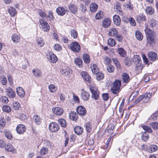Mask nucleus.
Wrapping results in <instances>:
<instances>
[{"mask_svg":"<svg viewBox=\"0 0 158 158\" xmlns=\"http://www.w3.org/2000/svg\"><path fill=\"white\" fill-rule=\"evenodd\" d=\"M90 90L92 94L91 98L95 100H98L99 98V91L96 87L94 85L89 86Z\"/></svg>","mask_w":158,"mask_h":158,"instance_id":"nucleus-1","label":"nucleus"},{"mask_svg":"<svg viewBox=\"0 0 158 158\" xmlns=\"http://www.w3.org/2000/svg\"><path fill=\"white\" fill-rule=\"evenodd\" d=\"M121 84V81L119 80H117L113 83L112 87L111 88V90L113 94H117L120 90Z\"/></svg>","mask_w":158,"mask_h":158,"instance_id":"nucleus-2","label":"nucleus"},{"mask_svg":"<svg viewBox=\"0 0 158 158\" xmlns=\"http://www.w3.org/2000/svg\"><path fill=\"white\" fill-rule=\"evenodd\" d=\"M40 26L44 31L48 32L50 29V26L46 21L42 19H40L39 20Z\"/></svg>","mask_w":158,"mask_h":158,"instance_id":"nucleus-3","label":"nucleus"},{"mask_svg":"<svg viewBox=\"0 0 158 158\" xmlns=\"http://www.w3.org/2000/svg\"><path fill=\"white\" fill-rule=\"evenodd\" d=\"M70 47L71 50L75 52H79L81 49L80 45L77 42H72L70 45Z\"/></svg>","mask_w":158,"mask_h":158,"instance_id":"nucleus-4","label":"nucleus"},{"mask_svg":"<svg viewBox=\"0 0 158 158\" xmlns=\"http://www.w3.org/2000/svg\"><path fill=\"white\" fill-rule=\"evenodd\" d=\"M46 56L49 60L53 63H56L57 61L56 56L52 52H48Z\"/></svg>","mask_w":158,"mask_h":158,"instance_id":"nucleus-5","label":"nucleus"},{"mask_svg":"<svg viewBox=\"0 0 158 158\" xmlns=\"http://www.w3.org/2000/svg\"><path fill=\"white\" fill-rule=\"evenodd\" d=\"M49 130L52 132L57 131L59 129L58 125L55 122L51 123L49 125Z\"/></svg>","mask_w":158,"mask_h":158,"instance_id":"nucleus-6","label":"nucleus"},{"mask_svg":"<svg viewBox=\"0 0 158 158\" xmlns=\"http://www.w3.org/2000/svg\"><path fill=\"white\" fill-rule=\"evenodd\" d=\"M26 129L25 126L24 125L20 124L17 126L16 130L18 133L21 134L25 132Z\"/></svg>","mask_w":158,"mask_h":158,"instance_id":"nucleus-7","label":"nucleus"},{"mask_svg":"<svg viewBox=\"0 0 158 158\" xmlns=\"http://www.w3.org/2000/svg\"><path fill=\"white\" fill-rule=\"evenodd\" d=\"M152 96V93H148L146 92L143 94L142 95L143 96L142 98V102L143 103H146L149 101L150 98Z\"/></svg>","mask_w":158,"mask_h":158,"instance_id":"nucleus-8","label":"nucleus"},{"mask_svg":"<svg viewBox=\"0 0 158 158\" xmlns=\"http://www.w3.org/2000/svg\"><path fill=\"white\" fill-rule=\"evenodd\" d=\"M52 110L54 114L58 115H61L64 112L63 109L60 107H53Z\"/></svg>","mask_w":158,"mask_h":158,"instance_id":"nucleus-9","label":"nucleus"},{"mask_svg":"<svg viewBox=\"0 0 158 158\" xmlns=\"http://www.w3.org/2000/svg\"><path fill=\"white\" fill-rule=\"evenodd\" d=\"M81 75L86 81L90 83L91 81V78L90 76L86 72H82L81 73Z\"/></svg>","mask_w":158,"mask_h":158,"instance_id":"nucleus-10","label":"nucleus"},{"mask_svg":"<svg viewBox=\"0 0 158 158\" xmlns=\"http://www.w3.org/2000/svg\"><path fill=\"white\" fill-rule=\"evenodd\" d=\"M67 11V10L63 7H59L56 9V13L58 15L61 16L64 15Z\"/></svg>","mask_w":158,"mask_h":158,"instance_id":"nucleus-11","label":"nucleus"},{"mask_svg":"<svg viewBox=\"0 0 158 158\" xmlns=\"http://www.w3.org/2000/svg\"><path fill=\"white\" fill-rule=\"evenodd\" d=\"M77 113L81 115H84L86 113V110L85 108L82 106H78L77 108Z\"/></svg>","mask_w":158,"mask_h":158,"instance_id":"nucleus-12","label":"nucleus"},{"mask_svg":"<svg viewBox=\"0 0 158 158\" xmlns=\"http://www.w3.org/2000/svg\"><path fill=\"white\" fill-rule=\"evenodd\" d=\"M148 58L152 61L155 60L157 58V55L156 53L153 52H149L148 53Z\"/></svg>","mask_w":158,"mask_h":158,"instance_id":"nucleus-13","label":"nucleus"},{"mask_svg":"<svg viewBox=\"0 0 158 158\" xmlns=\"http://www.w3.org/2000/svg\"><path fill=\"white\" fill-rule=\"evenodd\" d=\"M61 73L64 75H69L72 73V71L69 68L64 67L60 70Z\"/></svg>","mask_w":158,"mask_h":158,"instance_id":"nucleus-14","label":"nucleus"},{"mask_svg":"<svg viewBox=\"0 0 158 158\" xmlns=\"http://www.w3.org/2000/svg\"><path fill=\"white\" fill-rule=\"evenodd\" d=\"M111 21L110 19L105 18L102 21V26L105 28L108 27L111 24Z\"/></svg>","mask_w":158,"mask_h":158,"instance_id":"nucleus-15","label":"nucleus"},{"mask_svg":"<svg viewBox=\"0 0 158 158\" xmlns=\"http://www.w3.org/2000/svg\"><path fill=\"white\" fill-rule=\"evenodd\" d=\"M68 8L71 13L73 14H75L77 12V8L75 4H70L69 5Z\"/></svg>","mask_w":158,"mask_h":158,"instance_id":"nucleus-16","label":"nucleus"},{"mask_svg":"<svg viewBox=\"0 0 158 158\" xmlns=\"http://www.w3.org/2000/svg\"><path fill=\"white\" fill-rule=\"evenodd\" d=\"M8 96L11 98H14L15 96V94L14 90L11 88H9L6 90Z\"/></svg>","mask_w":158,"mask_h":158,"instance_id":"nucleus-17","label":"nucleus"},{"mask_svg":"<svg viewBox=\"0 0 158 158\" xmlns=\"http://www.w3.org/2000/svg\"><path fill=\"white\" fill-rule=\"evenodd\" d=\"M81 97L83 100L86 101L89 99L90 95L89 92L86 91H83L81 94Z\"/></svg>","mask_w":158,"mask_h":158,"instance_id":"nucleus-18","label":"nucleus"},{"mask_svg":"<svg viewBox=\"0 0 158 158\" xmlns=\"http://www.w3.org/2000/svg\"><path fill=\"white\" fill-rule=\"evenodd\" d=\"M17 94L21 97H23L24 96L25 92L24 89L22 87H19L17 88Z\"/></svg>","mask_w":158,"mask_h":158,"instance_id":"nucleus-19","label":"nucleus"},{"mask_svg":"<svg viewBox=\"0 0 158 158\" xmlns=\"http://www.w3.org/2000/svg\"><path fill=\"white\" fill-rule=\"evenodd\" d=\"M130 78L129 75L126 73H124L122 75V80L123 83H128L130 81Z\"/></svg>","mask_w":158,"mask_h":158,"instance_id":"nucleus-20","label":"nucleus"},{"mask_svg":"<svg viewBox=\"0 0 158 158\" xmlns=\"http://www.w3.org/2000/svg\"><path fill=\"white\" fill-rule=\"evenodd\" d=\"M146 19L145 16L143 14H140L136 17V20L139 23L145 21Z\"/></svg>","mask_w":158,"mask_h":158,"instance_id":"nucleus-21","label":"nucleus"},{"mask_svg":"<svg viewBox=\"0 0 158 158\" xmlns=\"http://www.w3.org/2000/svg\"><path fill=\"white\" fill-rule=\"evenodd\" d=\"M145 31L147 37L155 35V32L148 27H146Z\"/></svg>","mask_w":158,"mask_h":158,"instance_id":"nucleus-22","label":"nucleus"},{"mask_svg":"<svg viewBox=\"0 0 158 158\" xmlns=\"http://www.w3.org/2000/svg\"><path fill=\"white\" fill-rule=\"evenodd\" d=\"M34 122L37 125H40L41 122V118L37 115L35 114L33 117Z\"/></svg>","mask_w":158,"mask_h":158,"instance_id":"nucleus-23","label":"nucleus"},{"mask_svg":"<svg viewBox=\"0 0 158 158\" xmlns=\"http://www.w3.org/2000/svg\"><path fill=\"white\" fill-rule=\"evenodd\" d=\"M83 129L80 126H77L74 128L75 133L77 135H80L83 132Z\"/></svg>","mask_w":158,"mask_h":158,"instance_id":"nucleus-24","label":"nucleus"},{"mask_svg":"<svg viewBox=\"0 0 158 158\" xmlns=\"http://www.w3.org/2000/svg\"><path fill=\"white\" fill-rule=\"evenodd\" d=\"M113 21L114 24L117 26L120 25L121 23V19L119 16L117 15H115L113 17Z\"/></svg>","mask_w":158,"mask_h":158,"instance_id":"nucleus-25","label":"nucleus"},{"mask_svg":"<svg viewBox=\"0 0 158 158\" xmlns=\"http://www.w3.org/2000/svg\"><path fill=\"white\" fill-rule=\"evenodd\" d=\"M78 117L77 114L75 112H72L69 114V118L73 120H76L78 118Z\"/></svg>","mask_w":158,"mask_h":158,"instance_id":"nucleus-26","label":"nucleus"},{"mask_svg":"<svg viewBox=\"0 0 158 158\" xmlns=\"http://www.w3.org/2000/svg\"><path fill=\"white\" fill-rule=\"evenodd\" d=\"M98 6L97 4L95 3H92L90 4V9L92 13L95 12L97 10Z\"/></svg>","mask_w":158,"mask_h":158,"instance_id":"nucleus-27","label":"nucleus"},{"mask_svg":"<svg viewBox=\"0 0 158 158\" xmlns=\"http://www.w3.org/2000/svg\"><path fill=\"white\" fill-rule=\"evenodd\" d=\"M117 34V30L115 28H112L109 30L108 35L110 36H114L116 35Z\"/></svg>","mask_w":158,"mask_h":158,"instance_id":"nucleus-28","label":"nucleus"},{"mask_svg":"<svg viewBox=\"0 0 158 158\" xmlns=\"http://www.w3.org/2000/svg\"><path fill=\"white\" fill-rule=\"evenodd\" d=\"M8 11L11 16L12 17L15 16V15L16 13V11L14 7H12L9 8L8 10Z\"/></svg>","mask_w":158,"mask_h":158,"instance_id":"nucleus-29","label":"nucleus"},{"mask_svg":"<svg viewBox=\"0 0 158 158\" xmlns=\"http://www.w3.org/2000/svg\"><path fill=\"white\" fill-rule=\"evenodd\" d=\"M135 35L137 39L139 40H141L143 39L142 33L139 30L136 31L135 32Z\"/></svg>","mask_w":158,"mask_h":158,"instance_id":"nucleus-30","label":"nucleus"},{"mask_svg":"<svg viewBox=\"0 0 158 158\" xmlns=\"http://www.w3.org/2000/svg\"><path fill=\"white\" fill-rule=\"evenodd\" d=\"M145 11L147 14L149 15H152L154 12L153 8L151 6L147 7L145 9Z\"/></svg>","mask_w":158,"mask_h":158,"instance_id":"nucleus-31","label":"nucleus"},{"mask_svg":"<svg viewBox=\"0 0 158 158\" xmlns=\"http://www.w3.org/2000/svg\"><path fill=\"white\" fill-rule=\"evenodd\" d=\"M149 138L148 134L145 132L143 133L141 135V139L142 140L144 141H146L148 140Z\"/></svg>","mask_w":158,"mask_h":158,"instance_id":"nucleus-32","label":"nucleus"},{"mask_svg":"<svg viewBox=\"0 0 158 158\" xmlns=\"http://www.w3.org/2000/svg\"><path fill=\"white\" fill-rule=\"evenodd\" d=\"M115 7L117 13L120 15H123V13L122 11V10L119 4L117 3L115 5Z\"/></svg>","mask_w":158,"mask_h":158,"instance_id":"nucleus-33","label":"nucleus"},{"mask_svg":"<svg viewBox=\"0 0 158 158\" xmlns=\"http://www.w3.org/2000/svg\"><path fill=\"white\" fill-rule=\"evenodd\" d=\"M12 39L14 43H17L19 41L20 38L18 35L15 34L12 36Z\"/></svg>","mask_w":158,"mask_h":158,"instance_id":"nucleus-34","label":"nucleus"},{"mask_svg":"<svg viewBox=\"0 0 158 158\" xmlns=\"http://www.w3.org/2000/svg\"><path fill=\"white\" fill-rule=\"evenodd\" d=\"M92 71L93 73H97L99 71V69L97 66L95 64H93L91 66Z\"/></svg>","mask_w":158,"mask_h":158,"instance_id":"nucleus-35","label":"nucleus"},{"mask_svg":"<svg viewBox=\"0 0 158 158\" xmlns=\"http://www.w3.org/2000/svg\"><path fill=\"white\" fill-rule=\"evenodd\" d=\"M135 65L137 70H141L143 69V66L141 65V59L139 60V61H137L134 63Z\"/></svg>","mask_w":158,"mask_h":158,"instance_id":"nucleus-36","label":"nucleus"},{"mask_svg":"<svg viewBox=\"0 0 158 158\" xmlns=\"http://www.w3.org/2000/svg\"><path fill=\"white\" fill-rule=\"evenodd\" d=\"M119 54L122 57H124L126 55V51L122 48H119L118 49Z\"/></svg>","mask_w":158,"mask_h":158,"instance_id":"nucleus-37","label":"nucleus"},{"mask_svg":"<svg viewBox=\"0 0 158 158\" xmlns=\"http://www.w3.org/2000/svg\"><path fill=\"white\" fill-rule=\"evenodd\" d=\"M157 146L156 145H150L148 148V152H155L157 149Z\"/></svg>","mask_w":158,"mask_h":158,"instance_id":"nucleus-38","label":"nucleus"},{"mask_svg":"<svg viewBox=\"0 0 158 158\" xmlns=\"http://www.w3.org/2000/svg\"><path fill=\"white\" fill-rule=\"evenodd\" d=\"M149 24L152 27H156L157 24V22L155 19H151L149 21Z\"/></svg>","mask_w":158,"mask_h":158,"instance_id":"nucleus-39","label":"nucleus"},{"mask_svg":"<svg viewBox=\"0 0 158 158\" xmlns=\"http://www.w3.org/2000/svg\"><path fill=\"white\" fill-rule=\"evenodd\" d=\"M36 41L38 45L40 47H42L44 45V40L42 38H38Z\"/></svg>","mask_w":158,"mask_h":158,"instance_id":"nucleus-40","label":"nucleus"},{"mask_svg":"<svg viewBox=\"0 0 158 158\" xmlns=\"http://www.w3.org/2000/svg\"><path fill=\"white\" fill-rule=\"evenodd\" d=\"M74 62L76 65H78L79 67L81 68L82 67V61L81 59L76 58L74 60Z\"/></svg>","mask_w":158,"mask_h":158,"instance_id":"nucleus-41","label":"nucleus"},{"mask_svg":"<svg viewBox=\"0 0 158 158\" xmlns=\"http://www.w3.org/2000/svg\"><path fill=\"white\" fill-rule=\"evenodd\" d=\"M48 88L50 91L52 93L56 92L57 90V88L53 84L49 85L48 86Z\"/></svg>","mask_w":158,"mask_h":158,"instance_id":"nucleus-42","label":"nucleus"},{"mask_svg":"<svg viewBox=\"0 0 158 158\" xmlns=\"http://www.w3.org/2000/svg\"><path fill=\"white\" fill-rule=\"evenodd\" d=\"M83 58L84 62L86 63H88L90 60L89 56L87 54H84Z\"/></svg>","mask_w":158,"mask_h":158,"instance_id":"nucleus-43","label":"nucleus"},{"mask_svg":"<svg viewBox=\"0 0 158 158\" xmlns=\"http://www.w3.org/2000/svg\"><path fill=\"white\" fill-rule=\"evenodd\" d=\"M20 104L19 103L16 101H14L12 105V108L15 110H18L19 109Z\"/></svg>","mask_w":158,"mask_h":158,"instance_id":"nucleus-44","label":"nucleus"},{"mask_svg":"<svg viewBox=\"0 0 158 158\" xmlns=\"http://www.w3.org/2000/svg\"><path fill=\"white\" fill-rule=\"evenodd\" d=\"M5 147V149L9 152H12L14 150L13 146L10 143H8Z\"/></svg>","mask_w":158,"mask_h":158,"instance_id":"nucleus-45","label":"nucleus"},{"mask_svg":"<svg viewBox=\"0 0 158 158\" xmlns=\"http://www.w3.org/2000/svg\"><path fill=\"white\" fill-rule=\"evenodd\" d=\"M4 133L5 136L8 139H10L12 137V135L10 132L8 130H5Z\"/></svg>","mask_w":158,"mask_h":158,"instance_id":"nucleus-46","label":"nucleus"},{"mask_svg":"<svg viewBox=\"0 0 158 158\" xmlns=\"http://www.w3.org/2000/svg\"><path fill=\"white\" fill-rule=\"evenodd\" d=\"M95 74L96 75V79L98 81H100L104 78V74L102 73L98 72L97 73Z\"/></svg>","mask_w":158,"mask_h":158,"instance_id":"nucleus-47","label":"nucleus"},{"mask_svg":"<svg viewBox=\"0 0 158 158\" xmlns=\"http://www.w3.org/2000/svg\"><path fill=\"white\" fill-rule=\"evenodd\" d=\"M32 72L34 76L36 77H40L41 75V70L38 69H34Z\"/></svg>","mask_w":158,"mask_h":158,"instance_id":"nucleus-48","label":"nucleus"},{"mask_svg":"<svg viewBox=\"0 0 158 158\" xmlns=\"http://www.w3.org/2000/svg\"><path fill=\"white\" fill-rule=\"evenodd\" d=\"M108 44L111 47L114 46L116 44L115 40L112 38H110L108 40Z\"/></svg>","mask_w":158,"mask_h":158,"instance_id":"nucleus-49","label":"nucleus"},{"mask_svg":"<svg viewBox=\"0 0 158 158\" xmlns=\"http://www.w3.org/2000/svg\"><path fill=\"white\" fill-rule=\"evenodd\" d=\"M58 123L62 127H65L66 125L65 120L62 118L58 120Z\"/></svg>","mask_w":158,"mask_h":158,"instance_id":"nucleus-50","label":"nucleus"},{"mask_svg":"<svg viewBox=\"0 0 158 158\" xmlns=\"http://www.w3.org/2000/svg\"><path fill=\"white\" fill-rule=\"evenodd\" d=\"M155 35L147 37L148 42L150 44L154 43L155 41Z\"/></svg>","mask_w":158,"mask_h":158,"instance_id":"nucleus-51","label":"nucleus"},{"mask_svg":"<svg viewBox=\"0 0 158 158\" xmlns=\"http://www.w3.org/2000/svg\"><path fill=\"white\" fill-rule=\"evenodd\" d=\"M106 69L109 73H112L114 71V67L112 65H109L107 66Z\"/></svg>","mask_w":158,"mask_h":158,"instance_id":"nucleus-52","label":"nucleus"},{"mask_svg":"<svg viewBox=\"0 0 158 158\" xmlns=\"http://www.w3.org/2000/svg\"><path fill=\"white\" fill-rule=\"evenodd\" d=\"M48 152V149L47 148H43L40 150V153L41 155H44Z\"/></svg>","mask_w":158,"mask_h":158,"instance_id":"nucleus-53","label":"nucleus"},{"mask_svg":"<svg viewBox=\"0 0 158 158\" xmlns=\"http://www.w3.org/2000/svg\"><path fill=\"white\" fill-rule=\"evenodd\" d=\"M2 110L8 113L11 111L10 107L9 106L6 105L3 106Z\"/></svg>","mask_w":158,"mask_h":158,"instance_id":"nucleus-54","label":"nucleus"},{"mask_svg":"<svg viewBox=\"0 0 158 158\" xmlns=\"http://www.w3.org/2000/svg\"><path fill=\"white\" fill-rule=\"evenodd\" d=\"M141 59L140 56L138 55H134L132 58V60L133 63L136 62L137 61H139V60Z\"/></svg>","mask_w":158,"mask_h":158,"instance_id":"nucleus-55","label":"nucleus"},{"mask_svg":"<svg viewBox=\"0 0 158 158\" xmlns=\"http://www.w3.org/2000/svg\"><path fill=\"white\" fill-rule=\"evenodd\" d=\"M103 16V14L102 12L100 11L96 14L95 18L97 19H100L102 18Z\"/></svg>","mask_w":158,"mask_h":158,"instance_id":"nucleus-56","label":"nucleus"},{"mask_svg":"<svg viewBox=\"0 0 158 158\" xmlns=\"http://www.w3.org/2000/svg\"><path fill=\"white\" fill-rule=\"evenodd\" d=\"M143 128L146 131L149 133L152 132V131L151 128L149 127L146 126H142Z\"/></svg>","mask_w":158,"mask_h":158,"instance_id":"nucleus-57","label":"nucleus"},{"mask_svg":"<svg viewBox=\"0 0 158 158\" xmlns=\"http://www.w3.org/2000/svg\"><path fill=\"white\" fill-rule=\"evenodd\" d=\"M150 126L153 129H158V123L157 122H153L151 123Z\"/></svg>","mask_w":158,"mask_h":158,"instance_id":"nucleus-58","label":"nucleus"},{"mask_svg":"<svg viewBox=\"0 0 158 158\" xmlns=\"http://www.w3.org/2000/svg\"><path fill=\"white\" fill-rule=\"evenodd\" d=\"M53 48L56 51H60L62 49L61 46L59 44H55L53 46Z\"/></svg>","mask_w":158,"mask_h":158,"instance_id":"nucleus-59","label":"nucleus"},{"mask_svg":"<svg viewBox=\"0 0 158 158\" xmlns=\"http://www.w3.org/2000/svg\"><path fill=\"white\" fill-rule=\"evenodd\" d=\"M44 144L45 146H47L51 148L52 147V144L51 142L48 140H45L44 141Z\"/></svg>","mask_w":158,"mask_h":158,"instance_id":"nucleus-60","label":"nucleus"},{"mask_svg":"<svg viewBox=\"0 0 158 158\" xmlns=\"http://www.w3.org/2000/svg\"><path fill=\"white\" fill-rule=\"evenodd\" d=\"M71 32V35L74 39H76L77 37V33L74 29H73Z\"/></svg>","mask_w":158,"mask_h":158,"instance_id":"nucleus-61","label":"nucleus"},{"mask_svg":"<svg viewBox=\"0 0 158 158\" xmlns=\"http://www.w3.org/2000/svg\"><path fill=\"white\" fill-rule=\"evenodd\" d=\"M1 80L3 85H5L7 83V80L4 75H2L1 77Z\"/></svg>","mask_w":158,"mask_h":158,"instance_id":"nucleus-62","label":"nucleus"},{"mask_svg":"<svg viewBox=\"0 0 158 158\" xmlns=\"http://www.w3.org/2000/svg\"><path fill=\"white\" fill-rule=\"evenodd\" d=\"M86 128L87 131L88 132H90L92 128V126L91 124L90 123H87L86 125Z\"/></svg>","mask_w":158,"mask_h":158,"instance_id":"nucleus-63","label":"nucleus"},{"mask_svg":"<svg viewBox=\"0 0 158 158\" xmlns=\"http://www.w3.org/2000/svg\"><path fill=\"white\" fill-rule=\"evenodd\" d=\"M102 97L103 99L105 101H107L109 98L108 94L107 93L102 94Z\"/></svg>","mask_w":158,"mask_h":158,"instance_id":"nucleus-64","label":"nucleus"}]
</instances>
